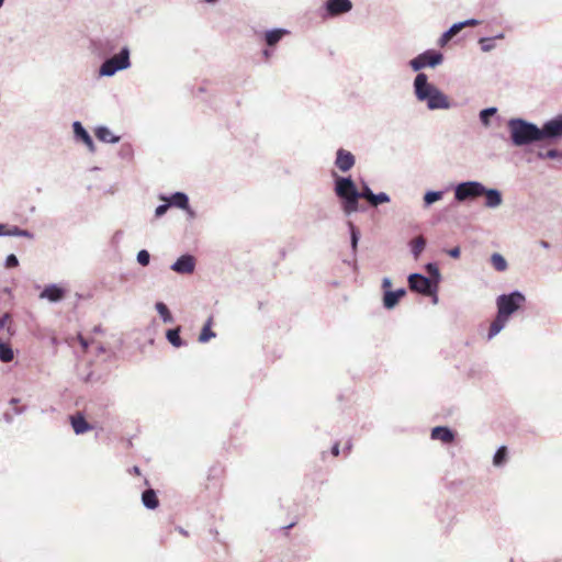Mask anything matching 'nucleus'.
Listing matches in <instances>:
<instances>
[{
    "label": "nucleus",
    "instance_id": "nucleus-5",
    "mask_svg": "<svg viewBox=\"0 0 562 562\" xmlns=\"http://www.w3.org/2000/svg\"><path fill=\"white\" fill-rule=\"evenodd\" d=\"M130 66V52L127 48H123L120 54L105 60L101 68L100 75L112 76L117 70L125 69Z\"/></svg>",
    "mask_w": 562,
    "mask_h": 562
},
{
    "label": "nucleus",
    "instance_id": "nucleus-46",
    "mask_svg": "<svg viewBox=\"0 0 562 562\" xmlns=\"http://www.w3.org/2000/svg\"><path fill=\"white\" fill-rule=\"evenodd\" d=\"M557 156H558V150H555V149H550L546 154V157H548V158H555Z\"/></svg>",
    "mask_w": 562,
    "mask_h": 562
},
{
    "label": "nucleus",
    "instance_id": "nucleus-3",
    "mask_svg": "<svg viewBox=\"0 0 562 562\" xmlns=\"http://www.w3.org/2000/svg\"><path fill=\"white\" fill-rule=\"evenodd\" d=\"M335 193L342 200V210L347 215L357 212L360 193L350 178L337 177Z\"/></svg>",
    "mask_w": 562,
    "mask_h": 562
},
{
    "label": "nucleus",
    "instance_id": "nucleus-47",
    "mask_svg": "<svg viewBox=\"0 0 562 562\" xmlns=\"http://www.w3.org/2000/svg\"><path fill=\"white\" fill-rule=\"evenodd\" d=\"M331 452L335 457H337L339 454V445L336 443L333 449H331Z\"/></svg>",
    "mask_w": 562,
    "mask_h": 562
},
{
    "label": "nucleus",
    "instance_id": "nucleus-13",
    "mask_svg": "<svg viewBox=\"0 0 562 562\" xmlns=\"http://www.w3.org/2000/svg\"><path fill=\"white\" fill-rule=\"evenodd\" d=\"M352 8L350 0H328L327 10L330 15H338L350 11Z\"/></svg>",
    "mask_w": 562,
    "mask_h": 562
},
{
    "label": "nucleus",
    "instance_id": "nucleus-14",
    "mask_svg": "<svg viewBox=\"0 0 562 562\" xmlns=\"http://www.w3.org/2000/svg\"><path fill=\"white\" fill-rule=\"evenodd\" d=\"M69 419L72 429L77 435L85 434L92 429V426L86 420L85 416L81 413L71 415Z\"/></svg>",
    "mask_w": 562,
    "mask_h": 562
},
{
    "label": "nucleus",
    "instance_id": "nucleus-7",
    "mask_svg": "<svg viewBox=\"0 0 562 562\" xmlns=\"http://www.w3.org/2000/svg\"><path fill=\"white\" fill-rule=\"evenodd\" d=\"M409 288L412 291L418 292L424 295H435L436 285L431 281L418 273L411 274L408 278Z\"/></svg>",
    "mask_w": 562,
    "mask_h": 562
},
{
    "label": "nucleus",
    "instance_id": "nucleus-51",
    "mask_svg": "<svg viewBox=\"0 0 562 562\" xmlns=\"http://www.w3.org/2000/svg\"><path fill=\"white\" fill-rule=\"evenodd\" d=\"M12 403H13V404H16V403H18V400L13 398V400H12Z\"/></svg>",
    "mask_w": 562,
    "mask_h": 562
},
{
    "label": "nucleus",
    "instance_id": "nucleus-42",
    "mask_svg": "<svg viewBox=\"0 0 562 562\" xmlns=\"http://www.w3.org/2000/svg\"><path fill=\"white\" fill-rule=\"evenodd\" d=\"M448 254H449L450 257H452L454 259H458L460 257L461 251H460L459 247H454V248L450 249L448 251Z\"/></svg>",
    "mask_w": 562,
    "mask_h": 562
},
{
    "label": "nucleus",
    "instance_id": "nucleus-28",
    "mask_svg": "<svg viewBox=\"0 0 562 562\" xmlns=\"http://www.w3.org/2000/svg\"><path fill=\"white\" fill-rule=\"evenodd\" d=\"M425 246H426V240L423 236H418L412 240L411 247H412V252L414 254L415 258H417L422 254Z\"/></svg>",
    "mask_w": 562,
    "mask_h": 562
},
{
    "label": "nucleus",
    "instance_id": "nucleus-38",
    "mask_svg": "<svg viewBox=\"0 0 562 562\" xmlns=\"http://www.w3.org/2000/svg\"><path fill=\"white\" fill-rule=\"evenodd\" d=\"M492 38H481L480 40V44H481V47H482V50L484 52H488L491 50L494 45L492 44Z\"/></svg>",
    "mask_w": 562,
    "mask_h": 562
},
{
    "label": "nucleus",
    "instance_id": "nucleus-24",
    "mask_svg": "<svg viewBox=\"0 0 562 562\" xmlns=\"http://www.w3.org/2000/svg\"><path fill=\"white\" fill-rule=\"evenodd\" d=\"M166 337L173 347H181L183 341L180 337V327L167 330Z\"/></svg>",
    "mask_w": 562,
    "mask_h": 562
},
{
    "label": "nucleus",
    "instance_id": "nucleus-39",
    "mask_svg": "<svg viewBox=\"0 0 562 562\" xmlns=\"http://www.w3.org/2000/svg\"><path fill=\"white\" fill-rule=\"evenodd\" d=\"M19 265V260L14 255H9L5 260L7 268H15Z\"/></svg>",
    "mask_w": 562,
    "mask_h": 562
},
{
    "label": "nucleus",
    "instance_id": "nucleus-23",
    "mask_svg": "<svg viewBox=\"0 0 562 562\" xmlns=\"http://www.w3.org/2000/svg\"><path fill=\"white\" fill-rule=\"evenodd\" d=\"M169 205H175L177 207L187 210L189 207L188 196L184 193L177 192L171 195L168 200Z\"/></svg>",
    "mask_w": 562,
    "mask_h": 562
},
{
    "label": "nucleus",
    "instance_id": "nucleus-35",
    "mask_svg": "<svg viewBox=\"0 0 562 562\" xmlns=\"http://www.w3.org/2000/svg\"><path fill=\"white\" fill-rule=\"evenodd\" d=\"M349 226H350V231H351V246H352V249L356 250L357 245H358V239H359V233L352 223H349Z\"/></svg>",
    "mask_w": 562,
    "mask_h": 562
},
{
    "label": "nucleus",
    "instance_id": "nucleus-37",
    "mask_svg": "<svg viewBox=\"0 0 562 562\" xmlns=\"http://www.w3.org/2000/svg\"><path fill=\"white\" fill-rule=\"evenodd\" d=\"M5 232H7L5 235H16V236L32 237V235L27 231L20 229L19 227H13L10 231L5 229Z\"/></svg>",
    "mask_w": 562,
    "mask_h": 562
},
{
    "label": "nucleus",
    "instance_id": "nucleus-15",
    "mask_svg": "<svg viewBox=\"0 0 562 562\" xmlns=\"http://www.w3.org/2000/svg\"><path fill=\"white\" fill-rule=\"evenodd\" d=\"M40 297L47 299L50 302H58L65 297V290L56 284H52L42 291Z\"/></svg>",
    "mask_w": 562,
    "mask_h": 562
},
{
    "label": "nucleus",
    "instance_id": "nucleus-26",
    "mask_svg": "<svg viewBox=\"0 0 562 562\" xmlns=\"http://www.w3.org/2000/svg\"><path fill=\"white\" fill-rule=\"evenodd\" d=\"M491 262L496 271L502 272L507 269V261L501 254H493L491 257Z\"/></svg>",
    "mask_w": 562,
    "mask_h": 562
},
{
    "label": "nucleus",
    "instance_id": "nucleus-48",
    "mask_svg": "<svg viewBox=\"0 0 562 562\" xmlns=\"http://www.w3.org/2000/svg\"><path fill=\"white\" fill-rule=\"evenodd\" d=\"M5 234H7V232H5V225L0 224V236H1V235H5Z\"/></svg>",
    "mask_w": 562,
    "mask_h": 562
},
{
    "label": "nucleus",
    "instance_id": "nucleus-34",
    "mask_svg": "<svg viewBox=\"0 0 562 562\" xmlns=\"http://www.w3.org/2000/svg\"><path fill=\"white\" fill-rule=\"evenodd\" d=\"M224 475V468L221 465H214L210 469L209 479L212 476L213 479H221Z\"/></svg>",
    "mask_w": 562,
    "mask_h": 562
},
{
    "label": "nucleus",
    "instance_id": "nucleus-32",
    "mask_svg": "<svg viewBox=\"0 0 562 562\" xmlns=\"http://www.w3.org/2000/svg\"><path fill=\"white\" fill-rule=\"evenodd\" d=\"M390 201V198L386 193H379V194H373V198L372 200L370 201V204L373 205V206H376L381 203H386Z\"/></svg>",
    "mask_w": 562,
    "mask_h": 562
},
{
    "label": "nucleus",
    "instance_id": "nucleus-29",
    "mask_svg": "<svg viewBox=\"0 0 562 562\" xmlns=\"http://www.w3.org/2000/svg\"><path fill=\"white\" fill-rule=\"evenodd\" d=\"M156 310L165 323L173 322V317L165 303L158 302L156 304Z\"/></svg>",
    "mask_w": 562,
    "mask_h": 562
},
{
    "label": "nucleus",
    "instance_id": "nucleus-49",
    "mask_svg": "<svg viewBox=\"0 0 562 562\" xmlns=\"http://www.w3.org/2000/svg\"><path fill=\"white\" fill-rule=\"evenodd\" d=\"M133 473H134L135 475H140V469H139L138 467H134V468H133Z\"/></svg>",
    "mask_w": 562,
    "mask_h": 562
},
{
    "label": "nucleus",
    "instance_id": "nucleus-12",
    "mask_svg": "<svg viewBox=\"0 0 562 562\" xmlns=\"http://www.w3.org/2000/svg\"><path fill=\"white\" fill-rule=\"evenodd\" d=\"M476 20H468L461 23L453 24L447 32H445L440 38V45H446L452 37H454L464 26L477 25Z\"/></svg>",
    "mask_w": 562,
    "mask_h": 562
},
{
    "label": "nucleus",
    "instance_id": "nucleus-6",
    "mask_svg": "<svg viewBox=\"0 0 562 562\" xmlns=\"http://www.w3.org/2000/svg\"><path fill=\"white\" fill-rule=\"evenodd\" d=\"M485 188L479 182H464L456 188L454 196L458 201H464L483 195Z\"/></svg>",
    "mask_w": 562,
    "mask_h": 562
},
{
    "label": "nucleus",
    "instance_id": "nucleus-45",
    "mask_svg": "<svg viewBox=\"0 0 562 562\" xmlns=\"http://www.w3.org/2000/svg\"><path fill=\"white\" fill-rule=\"evenodd\" d=\"M427 269L429 270V272H431V273H434V274H436V276H438V274H439L438 268H437L435 265H432V263H429V265L427 266Z\"/></svg>",
    "mask_w": 562,
    "mask_h": 562
},
{
    "label": "nucleus",
    "instance_id": "nucleus-16",
    "mask_svg": "<svg viewBox=\"0 0 562 562\" xmlns=\"http://www.w3.org/2000/svg\"><path fill=\"white\" fill-rule=\"evenodd\" d=\"M405 293L406 292L404 289H400L397 291H391V290L384 291V295H383L384 307L387 310L393 308L398 303V301L405 295Z\"/></svg>",
    "mask_w": 562,
    "mask_h": 562
},
{
    "label": "nucleus",
    "instance_id": "nucleus-43",
    "mask_svg": "<svg viewBox=\"0 0 562 562\" xmlns=\"http://www.w3.org/2000/svg\"><path fill=\"white\" fill-rule=\"evenodd\" d=\"M391 285H392L391 280L387 278H384L382 281V288L384 289V291L390 290Z\"/></svg>",
    "mask_w": 562,
    "mask_h": 562
},
{
    "label": "nucleus",
    "instance_id": "nucleus-9",
    "mask_svg": "<svg viewBox=\"0 0 562 562\" xmlns=\"http://www.w3.org/2000/svg\"><path fill=\"white\" fill-rule=\"evenodd\" d=\"M540 132H541V140L562 137V115L558 116L551 121H548L542 126V128H540Z\"/></svg>",
    "mask_w": 562,
    "mask_h": 562
},
{
    "label": "nucleus",
    "instance_id": "nucleus-22",
    "mask_svg": "<svg viewBox=\"0 0 562 562\" xmlns=\"http://www.w3.org/2000/svg\"><path fill=\"white\" fill-rule=\"evenodd\" d=\"M95 136L98 139L106 143H117L120 140V137L114 136L113 133L104 126H100L95 130Z\"/></svg>",
    "mask_w": 562,
    "mask_h": 562
},
{
    "label": "nucleus",
    "instance_id": "nucleus-20",
    "mask_svg": "<svg viewBox=\"0 0 562 562\" xmlns=\"http://www.w3.org/2000/svg\"><path fill=\"white\" fill-rule=\"evenodd\" d=\"M486 198L485 205L488 207H496L502 203V195L497 190L490 189L483 193Z\"/></svg>",
    "mask_w": 562,
    "mask_h": 562
},
{
    "label": "nucleus",
    "instance_id": "nucleus-11",
    "mask_svg": "<svg viewBox=\"0 0 562 562\" xmlns=\"http://www.w3.org/2000/svg\"><path fill=\"white\" fill-rule=\"evenodd\" d=\"M194 267V258L190 255H183L171 266V269L178 273H192Z\"/></svg>",
    "mask_w": 562,
    "mask_h": 562
},
{
    "label": "nucleus",
    "instance_id": "nucleus-31",
    "mask_svg": "<svg viewBox=\"0 0 562 562\" xmlns=\"http://www.w3.org/2000/svg\"><path fill=\"white\" fill-rule=\"evenodd\" d=\"M442 196V192L440 191H429L425 194L424 201L427 205L440 200Z\"/></svg>",
    "mask_w": 562,
    "mask_h": 562
},
{
    "label": "nucleus",
    "instance_id": "nucleus-33",
    "mask_svg": "<svg viewBox=\"0 0 562 562\" xmlns=\"http://www.w3.org/2000/svg\"><path fill=\"white\" fill-rule=\"evenodd\" d=\"M495 112H496V109H494V108H488V109H485V110L481 111L480 117H481L482 123L487 125L488 124V119L492 115H494Z\"/></svg>",
    "mask_w": 562,
    "mask_h": 562
},
{
    "label": "nucleus",
    "instance_id": "nucleus-25",
    "mask_svg": "<svg viewBox=\"0 0 562 562\" xmlns=\"http://www.w3.org/2000/svg\"><path fill=\"white\" fill-rule=\"evenodd\" d=\"M14 358V352L9 344L0 341V360L2 362H10Z\"/></svg>",
    "mask_w": 562,
    "mask_h": 562
},
{
    "label": "nucleus",
    "instance_id": "nucleus-21",
    "mask_svg": "<svg viewBox=\"0 0 562 562\" xmlns=\"http://www.w3.org/2000/svg\"><path fill=\"white\" fill-rule=\"evenodd\" d=\"M74 132L90 149L93 148V142L89 133L82 127L79 122L74 123Z\"/></svg>",
    "mask_w": 562,
    "mask_h": 562
},
{
    "label": "nucleus",
    "instance_id": "nucleus-27",
    "mask_svg": "<svg viewBox=\"0 0 562 562\" xmlns=\"http://www.w3.org/2000/svg\"><path fill=\"white\" fill-rule=\"evenodd\" d=\"M284 34H285V31H283V30L269 31L266 34V42L269 46H273L282 38V36Z\"/></svg>",
    "mask_w": 562,
    "mask_h": 562
},
{
    "label": "nucleus",
    "instance_id": "nucleus-19",
    "mask_svg": "<svg viewBox=\"0 0 562 562\" xmlns=\"http://www.w3.org/2000/svg\"><path fill=\"white\" fill-rule=\"evenodd\" d=\"M142 502L145 507L149 509H155L159 505V499L157 497V494L154 490L149 488L143 492L142 494Z\"/></svg>",
    "mask_w": 562,
    "mask_h": 562
},
{
    "label": "nucleus",
    "instance_id": "nucleus-10",
    "mask_svg": "<svg viewBox=\"0 0 562 562\" xmlns=\"http://www.w3.org/2000/svg\"><path fill=\"white\" fill-rule=\"evenodd\" d=\"M355 156L350 151L344 148L338 149L335 165L340 171L350 170L355 166Z\"/></svg>",
    "mask_w": 562,
    "mask_h": 562
},
{
    "label": "nucleus",
    "instance_id": "nucleus-4",
    "mask_svg": "<svg viewBox=\"0 0 562 562\" xmlns=\"http://www.w3.org/2000/svg\"><path fill=\"white\" fill-rule=\"evenodd\" d=\"M513 143L517 146L541 140V132L536 125L520 119L510 120L508 123Z\"/></svg>",
    "mask_w": 562,
    "mask_h": 562
},
{
    "label": "nucleus",
    "instance_id": "nucleus-50",
    "mask_svg": "<svg viewBox=\"0 0 562 562\" xmlns=\"http://www.w3.org/2000/svg\"><path fill=\"white\" fill-rule=\"evenodd\" d=\"M540 245L543 247V248H549V243L544 241V240H541L540 241Z\"/></svg>",
    "mask_w": 562,
    "mask_h": 562
},
{
    "label": "nucleus",
    "instance_id": "nucleus-41",
    "mask_svg": "<svg viewBox=\"0 0 562 562\" xmlns=\"http://www.w3.org/2000/svg\"><path fill=\"white\" fill-rule=\"evenodd\" d=\"M169 203L167 204H162V205H159L157 209H156V216H161L164 215L167 210L169 209Z\"/></svg>",
    "mask_w": 562,
    "mask_h": 562
},
{
    "label": "nucleus",
    "instance_id": "nucleus-18",
    "mask_svg": "<svg viewBox=\"0 0 562 562\" xmlns=\"http://www.w3.org/2000/svg\"><path fill=\"white\" fill-rule=\"evenodd\" d=\"M213 323H214V317L213 316H210L206 321V323L204 324L200 335H199V338L198 340L201 342V344H205L210 339L214 338L216 336V334L212 330V326H213Z\"/></svg>",
    "mask_w": 562,
    "mask_h": 562
},
{
    "label": "nucleus",
    "instance_id": "nucleus-1",
    "mask_svg": "<svg viewBox=\"0 0 562 562\" xmlns=\"http://www.w3.org/2000/svg\"><path fill=\"white\" fill-rule=\"evenodd\" d=\"M524 303L525 296L519 292H513L508 295L503 294L497 297V316L490 326L488 339L493 338L504 328L508 317L519 310Z\"/></svg>",
    "mask_w": 562,
    "mask_h": 562
},
{
    "label": "nucleus",
    "instance_id": "nucleus-44",
    "mask_svg": "<svg viewBox=\"0 0 562 562\" xmlns=\"http://www.w3.org/2000/svg\"><path fill=\"white\" fill-rule=\"evenodd\" d=\"M10 319V316L9 314H4L1 318H0V330L5 326L7 322Z\"/></svg>",
    "mask_w": 562,
    "mask_h": 562
},
{
    "label": "nucleus",
    "instance_id": "nucleus-8",
    "mask_svg": "<svg viewBox=\"0 0 562 562\" xmlns=\"http://www.w3.org/2000/svg\"><path fill=\"white\" fill-rule=\"evenodd\" d=\"M442 60V55L440 53L434 52V50H427L420 55H418L416 58L411 60V66L414 70H419L426 66H436L440 64Z\"/></svg>",
    "mask_w": 562,
    "mask_h": 562
},
{
    "label": "nucleus",
    "instance_id": "nucleus-52",
    "mask_svg": "<svg viewBox=\"0 0 562 562\" xmlns=\"http://www.w3.org/2000/svg\"><path fill=\"white\" fill-rule=\"evenodd\" d=\"M3 1H4V0H0V7L2 5Z\"/></svg>",
    "mask_w": 562,
    "mask_h": 562
},
{
    "label": "nucleus",
    "instance_id": "nucleus-30",
    "mask_svg": "<svg viewBox=\"0 0 562 562\" xmlns=\"http://www.w3.org/2000/svg\"><path fill=\"white\" fill-rule=\"evenodd\" d=\"M507 457V448L505 446L501 447L493 459L495 465H501L506 460Z\"/></svg>",
    "mask_w": 562,
    "mask_h": 562
},
{
    "label": "nucleus",
    "instance_id": "nucleus-36",
    "mask_svg": "<svg viewBox=\"0 0 562 562\" xmlns=\"http://www.w3.org/2000/svg\"><path fill=\"white\" fill-rule=\"evenodd\" d=\"M149 259H150V256H149V252L147 250H140L137 254V261L142 266H147L149 263Z\"/></svg>",
    "mask_w": 562,
    "mask_h": 562
},
{
    "label": "nucleus",
    "instance_id": "nucleus-40",
    "mask_svg": "<svg viewBox=\"0 0 562 562\" xmlns=\"http://www.w3.org/2000/svg\"><path fill=\"white\" fill-rule=\"evenodd\" d=\"M360 193V198H363L366 199L369 203L370 201L372 200L373 198V192L370 190V188L368 187H364V189L362 190V192H359Z\"/></svg>",
    "mask_w": 562,
    "mask_h": 562
},
{
    "label": "nucleus",
    "instance_id": "nucleus-2",
    "mask_svg": "<svg viewBox=\"0 0 562 562\" xmlns=\"http://www.w3.org/2000/svg\"><path fill=\"white\" fill-rule=\"evenodd\" d=\"M415 92L416 97L420 101H427L429 109H448V98L439 91L436 87L427 82V76L425 74H418L415 78Z\"/></svg>",
    "mask_w": 562,
    "mask_h": 562
},
{
    "label": "nucleus",
    "instance_id": "nucleus-17",
    "mask_svg": "<svg viewBox=\"0 0 562 562\" xmlns=\"http://www.w3.org/2000/svg\"><path fill=\"white\" fill-rule=\"evenodd\" d=\"M431 438L443 443H450L454 439V434L447 427L438 426L431 430Z\"/></svg>",
    "mask_w": 562,
    "mask_h": 562
}]
</instances>
